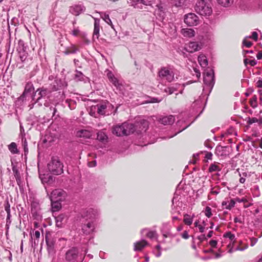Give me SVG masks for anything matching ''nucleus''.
<instances>
[{
    "label": "nucleus",
    "instance_id": "de8ad7c7",
    "mask_svg": "<svg viewBox=\"0 0 262 262\" xmlns=\"http://www.w3.org/2000/svg\"><path fill=\"white\" fill-rule=\"evenodd\" d=\"M224 237L229 238L231 241H233L235 239L234 234H232L230 231L225 233L224 235Z\"/></svg>",
    "mask_w": 262,
    "mask_h": 262
},
{
    "label": "nucleus",
    "instance_id": "c03bdc74",
    "mask_svg": "<svg viewBox=\"0 0 262 262\" xmlns=\"http://www.w3.org/2000/svg\"><path fill=\"white\" fill-rule=\"evenodd\" d=\"M247 123L249 125H251L252 124H253L254 123H257V122H258V121H259L258 119L255 117H253V118L248 117L247 118Z\"/></svg>",
    "mask_w": 262,
    "mask_h": 262
},
{
    "label": "nucleus",
    "instance_id": "37998d69",
    "mask_svg": "<svg viewBox=\"0 0 262 262\" xmlns=\"http://www.w3.org/2000/svg\"><path fill=\"white\" fill-rule=\"evenodd\" d=\"M78 51V49L76 48L74 46H73L71 48H69L66 52V54H75Z\"/></svg>",
    "mask_w": 262,
    "mask_h": 262
},
{
    "label": "nucleus",
    "instance_id": "20e7f679",
    "mask_svg": "<svg viewBox=\"0 0 262 262\" xmlns=\"http://www.w3.org/2000/svg\"><path fill=\"white\" fill-rule=\"evenodd\" d=\"M63 165L60 161L59 157H52L51 161L48 164L49 171L53 174L59 175L63 172Z\"/></svg>",
    "mask_w": 262,
    "mask_h": 262
},
{
    "label": "nucleus",
    "instance_id": "f257e3e1",
    "mask_svg": "<svg viewBox=\"0 0 262 262\" xmlns=\"http://www.w3.org/2000/svg\"><path fill=\"white\" fill-rule=\"evenodd\" d=\"M100 214V210L96 208H86L81 211L79 220L82 234L90 236L94 234Z\"/></svg>",
    "mask_w": 262,
    "mask_h": 262
},
{
    "label": "nucleus",
    "instance_id": "0e129e2a",
    "mask_svg": "<svg viewBox=\"0 0 262 262\" xmlns=\"http://www.w3.org/2000/svg\"><path fill=\"white\" fill-rule=\"evenodd\" d=\"M235 200L236 202H237L238 203L246 202L247 201L246 199H245L244 198H243L242 199L239 198H235Z\"/></svg>",
    "mask_w": 262,
    "mask_h": 262
},
{
    "label": "nucleus",
    "instance_id": "13d9d810",
    "mask_svg": "<svg viewBox=\"0 0 262 262\" xmlns=\"http://www.w3.org/2000/svg\"><path fill=\"white\" fill-rule=\"evenodd\" d=\"M203 223L204 224V226H202L201 225H198V228H199V231L201 233H203V232H204V231H205V226L206 225V224H205L204 222H203Z\"/></svg>",
    "mask_w": 262,
    "mask_h": 262
},
{
    "label": "nucleus",
    "instance_id": "4be33fe9",
    "mask_svg": "<svg viewBox=\"0 0 262 262\" xmlns=\"http://www.w3.org/2000/svg\"><path fill=\"white\" fill-rule=\"evenodd\" d=\"M147 245V242L144 239L137 242L134 243V250L135 251H141Z\"/></svg>",
    "mask_w": 262,
    "mask_h": 262
},
{
    "label": "nucleus",
    "instance_id": "6ab92c4d",
    "mask_svg": "<svg viewBox=\"0 0 262 262\" xmlns=\"http://www.w3.org/2000/svg\"><path fill=\"white\" fill-rule=\"evenodd\" d=\"M113 133L117 136H125L124 126L123 123L114 126Z\"/></svg>",
    "mask_w": 262,
    "mask_h": 262
},
{
    "label": "nucleus",
    "instance_id": "f8f14e48",
    "mask_svg": "<svg viewBox=\"0 0 262 262\" xmlns=\"http://www.w3.org/2000/svg\"><path fill=\"white\" fill-rule=\"evenodd\" d=\"M227 149H229L227 146L217 145L215 149V154L218 157H227L230 154V151Z\"/></svg>",
    "mask_w": 262,
    "mask_h": 262
},
{
    "label": "nucleus",
    "instance_id": "bf43d9fd",
    "mask_svg": "<svg viewBox=\"0 0 262 262\" xmlns=\"http://www.w3.org/2000/svg\"><path fill=\"white\" fill-rule=\"evenodd\" d=\"M26 95L27 94L23 92L21 96L18 98V101H21L23 102L25 100H26Z\"/></svg>",
    "mask_w": 262,
    "mask_h": 262
},
{
    "label": "nucleus",
    "instance_id": "4c0bfd02",
    "mask_svg": "<svg viewBox=\"0 0 262 262\" xmlns=\"http://www.w3.org/2000/svg\"><path fill=\"white\" fill-rule=\"evenodd\" d=\"M110 81L117 88L119 89L120 90H121V88L123 87V85L120 84L118 79L116 77H113L110 80Z\"/></svg>",
    "mask_w": 262,
    "mask_h": 262
},
{
    "label": "nucleus",
    "instance_id": "58836bf2",
    "mask_svg": "<svg viewBox=\"0 0 262 262\" xmlns=\"http://www.w3.org/2000/svg\"><path fill=\"white\" fill-rule=\"evenodd\" d=\"M18 53L19 54V56L20 60L22 62H24L28 56V53L27 52L26 50L19 51L18 52Z\"/></svg>",
    "mask_w": 262,
    "mask_h": 262
},
{
    "label": "nucleus",
    "instance_id": "39448f33",
    "mask_svg": "<svg viewBox=\"0 0 262 262\" xmlns=\"http://www.w3.org/2000/svg\"><path fill=\"white\" fill-rule=\"evenodd\" d=\"M204 83L212 89L214 84V73L212 69H207L205 70L204 76Z\"/></svg>",
    "mask_w": 262,
    "mask_h": 262
},
{
    "label": "nucleus",
    "instance_id": "c9c22d12",
    "mask_svg": "<svg viewBox=\"0 0 262 262\" xmlns=\"http://www.w3.org/2000/svg\"><path fill=\"white\" fill-rule=\"evenodd\" d=\"M27 49V46L25 45L24 41L21 39H19L18 41V46L17 47V51H25Z\"/></svg>",
    "mask_w": 262,
    "mask_h": 262
},
{
    "label": "nucleus",
    "instance_id": "2f4dec72",
    "mask_svg": "<svg viewBox=\"0 0 262 262\" xmlns=\"http://www.w3.org/2000/svg\"><path fill=\"white\" fill-rule=\"evenodd\" d=\"M75 73L74 78L76 81H83L84 80L85 76L81 72L76 70Z\"/></svg>",
    "mask_w": 262,
    "mask_h": 262
},
{
    "label": "nucleus",
    "instance_id": "b1692460",
    "mask_svg": "<svg viewBox=\"0 0 262 262\" xmlns=\"http://www.w3.org/2000/svg\"><path fill=\"white\" fill-rule=\"evenodd\" d=\"M181 32L182 35L186 37L191 38L195 35V31L191 28L182 29Z\"/></svg>",
    "mask_w": 262,
    "mask_h": 262
},
{
    "label": "nucleus",
    "instance_id": "9b49d317",
    "mask_svg": "<svg viewBox=\"0 0 262 262\" xmlns=\"http://www.w3.org/2000/svg\"><path fill=\"white\" fill-rule=\"evenodd\" d=\"M156 7L157 9L155 11V15L156 18L162 23V25H164L163 20L166 16L165 10L161 4H157Z\"/></svg>",
    "mask_w": 262,
    "mask_h": 262
},
{
    "label": "nucleus",
    "instance_id": "a18cd8bd",
    "mask_svg": "<svg viewBox=\"0 0 262 262\" xmlns=\"http://www.w3.org/2000/svg\"><path fill=\"white\" fill-rule=\"evenodd\" d=\"M246 38H251L256 41L258 40V34L256 32L254 31L252 33L251 35L246 36Z\"/></svg>",
    "mask_w": 262,
    "mask_h": 262
},
{
    "label": "nucleus",
    "instance_id": "5fc2aeb1",
    "mask_svg": "<svg viewBox=\"0 0 262 262\" xmlns=\"http://www.w3.org/2000/svg\"><path fill=\"white\" fill-rule=\"evenodd\" d=\"M23 145L24 146V151L26 154V152H28V144L27 142L26 139H25L24 141L23 140Z\"/></svg>",
    "mask_w": 262,
    "mask_h": 262
},
{
    "label": "nucleus",
    "instance_id": "a878e982",
    "mask_svg": "<svg viewBox=\"0 0 262 262\" xmlns=\"http://www.w3.org/2000/svg\"><path fill=\"white\" fill-rule=\"evenodd\" d=\"M97 139L102 142L105 143L107 142L108 137L106 134L102 130L99 131L97 134Z\"/></svg>",
    "mask_w": 262,
    "mask_h": 262
},
{
    "label": "nucleus",
    "instance_id": "ddd939ff",
    "mask_svg": "<svg viewBox=\"0 0 262 262\" xmlns=\"http://www.w3.org/2000/svg\"><path fill=\"white\" fill-rule=\"evenodd\" d=\"M202 48V45L198 42L191 41L187 47L184 48V50L189 53H193L200 50Z\"/></svg>",
    "mask_w": 262,
    "mask_h": 262
},
{
    "label": "nucleus",
    "instance_id": "5701e85b",
    "mask_svg": "<svg viewBox=\"0 0 262 262\" xmlns=\"http://www.w3.org/2000/svg\"><path fill=\"white\" fill-rule=\"evenodd\" d=\"M107 108L106 103H100L94 106L95 110H97L99 115H105L106 114L105 110Z\"/></svg>",
    "mask_w": 262,
    "mask_h": 262
},
{
    "label": "nucleus",
    "instance_id": "f03ea898",
    "mask_svg": "<svg viewBox=\"0 0 262 262\" xmlns=\"http://www.w3.org/2000/svg\"><path fill=\"white\" fill-rule=\"evenodd\" d=\"M123 124L124 126L125 136L134 133L136 131L138 134L145 132L148 126V122L145 120H142L140 123L138 122L136 125L127 122H124Z\"/></svg>",
    "mask_w": 262,
    "mask_h": 262
},
{
    "label": "nucleus",
    "instance_id": "774afa93",
    "mask_svg": "<svg viewBox=\"0 0 262 262\" xmlns=\"http://www.w3.org/2000/svg\"><path fill=\"white\" fill-rule=\"evenodd\" d=\"M256 86L258 88H262V79H259L256 82Z\"/></svg>",
    "mask_w": 262,
    "mask_h": 262
},
{
    "label": "nucleus",
    "instance_id": "338daca9",
    "mask_svg": "<svg viewBox=\"0 0 262 262\" xmlns=\"http://www.w3.org/2000/svg\"><path fill=\"white\" fill-rule=\"evenodd\" d=\"M198 238L201 241V242H202L204 240H206L207 239V237L206 236H205V234H202L200 236H198Z\"/></svg>",
    "mask_w": 262,
    "mask_h": 262
},
{
    "label": "nucleus",
    "instance_id": "f3484780",
    "mask_svg": "<svg viewBox=\"0 0 262 262\" xmlns=\"http://www.w3.org/2000/svg\"><path fill=\"white\" fill-rule=\"evenodd\" d=\"M153 0H133L132 5L135 8H142L141 5L152 6Z\"/></svg>",
    "mask_w": 262,
    "mask_h": 262
},
{
    "label": "nucleus",
    "instance_id": "412c9836",
    "mask_svg": "<svg viewBox=\"0 0 262 262\" xmlns=\"http://www.w3.org/2000/svg\"><path fill=\"white\" fill-rule=\"evenodd\" d=\"M182 86L179 83H174L171 84L169 86L164 89V92L169 95L172 94L177 91L180 87Z\"/></svg>",
    "mask_w": 262,
    "mask_h": 262
},
{
    "label": "nucleus",
    "instance_id": "09e8293b",
    "mask_svg": "<svg viewBox=\"0 0 262 262\" xmlns=\"http://www.w3.org/2000/svg\"><path fill=\"white\" fill-rule=\"evenodd\" d=\"M247 39L248 38H246L245 37V38L243 39L242 42L243 46H245L247 48H250L252 46L253 43L251 41H247Z\"/></svg>",
    "mask_w": 262,
    "mask_h": 262
},
{
    "label": "nucleus",
    "instance_id": "6e6552de",
    "mask_svg": "<svg viewBox=\"0 0 262 262\" xmlns=\"http://www.w3.org/2000/svg\"><path fill=\"white\" fill-rule=\"evenodd\" d=\"M158 74L160 78L165 79L168 82H171L174 79V74L173 71L166 67L162 68Z\"/></svg>",
    "mask_w": 262,
    "mask_h": 262
},
{
    "label": "nucleus",
    "instance_id": "0eeeda50",
    "mask_svg": "<svg viewBox=\"0 0 262 262\" xmlns=\"http://www.w3.org/2000/svg\"><path fill=\"white\" fill-rule=\"evenodd\" d=\"M184 21L188 26H196L200 23L199 17L193 13H189L185 15Z\"/></svg>",
    "mask_w": 262,
    "mask_h": 262
},
{
    "label": "nucleus",
    "instance_id": "7c9ffc66",
    "mask_svg": "<svg viewBox=\"0 0 262 262\" xmlns=\"http://www.w3.org/2000/svg\"><path fill=\"white\" fill-rule=\"evenodd\" d=\"M8 149L12 154H17L19 150L17 149V145L15 142H12L8 145Z\"/></svg>",
    "mask_w": 262,
    "mask_h": 262
},
{
    "label": "nucleus",
    "instance_id": "6e6d98bb",
    "mask_svg": "<svg viewBox=\"0 0 262 262\" xmlns=\"http://www.w3.org/2000/svg\"><path fill=\"white\" fill-rule=\"evenodd\" d=\"M250 246L253 247L257 243L258 239L255 237H252L250 238Z\"/></svg>",
    "mask_w": 262,
    "mask_h": 262
},
{
    "label": "nucleus",
    "instance_id": "393cba45",
    "mask_svg": "<svg viewBox=\"0 0 262 262\" xmlns=\"http://www.w3.org/2000/svg\"><path fill=\"white\" fill-rule=\"evenodd\" d=\"M76 135L77 137H80V138H85L87 139H89L92 136V133L91 132H90L88 130L86 129H81L80 130H78L77 132Z\"/></svg>",
    "mask_w": 262,
    "mask_h": 262
},
{
    "label": "nucleus",
    "instance_id": "4d7b16f0",
    "mask_svg": "<svg viewBox=\"0 0 262 262\" xmlns=\"http://www.w3.org/2000/svg\"><path fill=\"white\" fill-rule=\"evenodd\" d=\"M212 154L211 152H206L205 158L208 160H211L212 158Z\"/></svg>",
    "mask_w": 262,
    "mask_h": 262
},
{
    "label": "nucleus",
    "instance_id": "dca6fc26",
    "mask_svg": "<svg viewBox=\"0 0 262 262\" xmlns=\"http://www.w3.org/2000/svg\"><path fill=\"white\" fill-rule=\"evenodd\" d=\"M37 93H38V97L36 99L35 103H39L42 98H45L46 96L49 95L51 93V91L47 88L42 87L36 90L35 94Z\"/></svg>",
    "mask_w": 262,
    "mask_h": 262
},
{
    "label": "nucleus",
    "instance_id": "7ed1b4c3",
    "mask_svg": "<svg viewBox=\"0 0 262 262\" xmlns=\"http://www.w3.org/2000/svg\"><path fill=\"white\" fill-rule=\"evenodd\" d=\"M195 10L201 15L209 16L212 12L211 0H198Z\"/></svg>",
    "mask_w": 262,
    "mask_h": 262
},
{
    "label": "nucleus",
    "instance_id": "ea45409f",
    "mask_svg": "<svg viewBox=\"0 0 262 262\" xmlns=\"http://www.w3.org/2000/svg\"><path fill=\"white\" fill-rule=\"evenodd\" d=\"M183 221L186 225L189 226L192 224L193 220L192 218L191 217L190 215L186 214L184 215Z\"/></svg>",
    "mask_w": 262,
    "mask_h": 262
},
{
    "label": "nucleus",
    "instance_id": "473e14b6",
    "mask_svg": "<svg viewBox=\"0 0 262 262\" xmlns=\"http://www.w3.org/2000/svg\"><path fill=\"white\" fill-rule=\"evenodd\" d=\"M12 171L15 178L16 181L18 184L20 182V176L16 166H13L12 167Z\"/></svg>",
    "mask_w": 262,
    "mask_h": 262
},
{
    "label": "nucleus",
    "instance_id": "3c124183",
    "mask_svg": "<svg viewBox=\"0 0 262 262\" xmlns=\"http://www.w3.org/2000/svg\"><path fill=\"white\" fill-rule=\"evenodd\" d=\"M235 204V202L233 199H231L228 205L226 206V208L230 210L232 208L234 207Z\"/></svg>",
    "mask_w": 262,
    "mask_h": 262
},
{
    "label": "nucleus",
    "instance_id": "e2e57ef3",
    "mask_svg": "<svg viewBox=\"0 0 262 262\" xmlns=\"http://www.w3.org/2000/svg\"><path fill=\"white\" fill-rule=\"evenodd\" d=\"M209 244L212 247L214 248L217 245V241L215 240H211L209 242Z\"/></svg>",
    "mask_w": 262,
    "mask_h": 262
},
{
    "label": "nucleus",
    "instance_id": "c85d7f7f",
    "mask_svg": "<svg viewBox=\"0 0 262 262\" xmlns=\"http://www.w3.org/2000/svg\"><path fill=\"white\" fill-rule=\"evenodd\" d=\"M219 5L224 7H230L233 3V0H216Z\"/></svg>",
    "mask_w": 262,
    "mask_h": 262
},
{
    "label": "nucleus",
    "instance_id": "9d476101",
    "mask_svg": "<svg viewBox=\"0 0 262 262\" xmlns=\"http://www.w3.org/2000/svg\"><path fill=\"white\" fill-rule=\"evenodd\" d=\"M50 236V233L49 232H46L45 235V241L47 244L48 252L49 253H54L55 241Z\"/></svg>",
    "mask_w": 262,
    "mask_h": 262
},
{
    "label": "nucleus",
    "instance_id": "49530a36",
    "mask_svg": "<svg viewBox=\"0 0 262 262\" xmlns=\"http://www.w3.org/2000/svg\"><path fill=\"white\" fill-rule=\"evenodd\" d=\"M257 97L255 95L253 96L250 99V103L251 106L254 108L257 106Z\"/></svg>",
    "mask_w": 262,
    "mask_h": 262
},
{
    "label": "nucleus",
    "instance_id": "e433bc0d",
    "mask_svg": "<svg viewBox=\"0 0 262 262\" xmlns=\"http://www.w3.org/2000/svg\"><path fill=\"white\" fill-rule=\"evenodd\" d=\"M221 170V169L219 166L215 163H214L210 165L208 171L209 172L211 173L214 171H219Z\"/></svg>",
    "mask_w": 262,
    "mask_h": 262
},
{
    "label": "nucleus",
    "instance_id": "1a4fd4ad",
    "mask_svg": "<svg viewBox=\"0 0 262 262\" xmlns=\"http://www.w3.org/2000/svg\"><path fill=\"white\" fill-rule=\"evenodd\" d=\"M79 251L77 248L73 247L69 249L66 253L65 258L67 262H75Z\"/></svg>",
    "mask_w": 262,
    "mask_h": 262
},
{
    "label": "nucleus",
    "instance_id": "a19ab883",
    "mask_svg": "<svg viewBox=\"0 0 262 262\" xmlns=\"http://www.w3.org/2000/svg\"><path fill=\"white\" fill-rule=\"evenodd\" d=\"M179 196L175 194L172 200V206L175 207L176 206H179Z\"/></svg>",
    "mask_w": 262,
    "mask_h": 262
},
{
    "label": "nucleus",
    "instance_id": "f704fd0d",
    "mask_svg": "<svg viewBox=\"0 0 262 262\" xmlns=\"http://www.w3.org/2000/svg\"><path fill=\"white\" fill-rule=\"evenodd\" d=\"M101 17L109 25H110L112 28H113V25L112 24V22L111 21V19L110 18L109 15L107 14H106L105 13L101 12Z\"/></svg>",
    "mask_w": 262,
    "mask_h": 262
},
{
    "label": "nucleus",
    "instance_id": "2eb2a0df",
    "mask_svg": "<svg viewBox=\"0 0 262 262\" xmlns=\"http://www.w3.org/2000/svg\"><path fill=\"white\" fill-rule=\"evenodd\" d=\"M85 10V7L82 4H77L70 7L69 11L72 14L78 16Z\"/></svg>",
    "mask_w": 262,
    "mask_h": 262
},
{
    "label": "nucleus",
    "instance_id": "a211bd4d",
    "mask_svg": "<svg viewBox=\"0 0 262 262\" xmlns=\"http://www.w3.org/2000/svg\"><path fill=\"white\" fill-rule=\"evenodd\" d=\"M174 121L175 117L173 115L164 116L159 120V122L164 125H171L173 124Z\"/></svg>",
    "mask_w": 262,
    "mask_h": 262
},
{
    "label": "nucleus",
    "instance_id": "bb28decb",
    "mask_svg": "<svg viewBox=\"0 0 262 262\" xmlns=\"http://www.w3.org/2000/svg\"><path fill=\"white\" fill-rule=\"evenodd\" d=\"M198 61L202 68H205L208 65V60L204 55H200L198 56Z\"/></svg>",
    "mask_w": 262,
    "mask_h": 262
},
{
    "label": "nucleus",
    "instance_id": "864d4df0",
    "mask_svg": "<svg viewBox=\"0 0 262 262\" xmlns=\"http://www.w3.org/2000/svg\"><path fill=\"white\" fill-rule=\"evenodd\" d=\"M5 209L7 213L10 212V205L9 203L8 200L7 199L5 202Z\"/></svg>",
    "mask_w": 262,
    "mask_h": 262
},
{
    "label": "nucleus",
    "instance_id": "69168bd1",
    "mask_svg": "<svg viewBox=\"0 0 262 262\" xmlns=\"http://www.w3.org/2000/svg\"><path fill=\"white\" fill-rule=\"evenodd\" d=\"M182 236L184 239H188L189 238V235L187 231H184L182 234Z\"/></svg>",
    "mask_w": 262,
    "mask_h": 262
},
{
    "label": "nucleus",
    "instance_id": "680f3d73",
    "mask_svg": "<svg viewBox=\"0 0 262 262\" xmlns=\"http://www.w3.org/2000/svg\"><path fill=\"white\" fill-rule=\"evenodd\" d=\"M40 233L39 231L36 230L35 231L34 233L33 234V236L36 238V239H39L40 238Z\"/></svg>",
    "mask_w": 262,
    "mask_h": 262
},
{
    "label": "nucleus",
    "instance_id": "79ce46f5",
    "mask_svg": "<svg viewBox=\"0 0 262 262\" xmlns=\"http://www.w3.org/2000/svg\"><path fill=\"white\" fill-rule=\"evenodd\" d=\"M185 0H172V4L177 7H181L184 5Z\"/></svg>",
    "mask_w": 262,
    "mask_h": 262
},
{
    "label": "nucleus",
    "instance_id": "423d86ee",
    "mask_svg": "<svg viewBox=\"0 0 262 262\" xmlns=\"http://www.w3.org/2000/svg\"><path fill=\"white\" fill-rule=\"evenodd\" d=\"M67 193L61 189H56L51 193L50 199L51 201H63L65 200Z\"/></svg>",
    "mask_w": 262,
    "mask_h": 262
},
{
    "label": "nucleus",
    "instance_id": "72a5a7b5",
    "mask_svg": "<svg viewBox=\"0 0 262 262\" xmlns=\"http://www.w3.org/2000/svg\"><path fill=\"white\" fill-rule=\"evenodd\" d=\"M34 90L33 84L31 82H28L26 83L24 93L26 94H28L30 93L32 91Z\"/></svg>",
    "mask_w": 262,
    "mask_h": 262
},
{
    "label": "nucleus",
    "instance_id": "aec40b11",
    "mask_svg": "<svg viewBox=\"0 0 262 262\" xmlns=\"http://www.w3.org/2000/svg\"><path fill=\"white\" fill-rule=\"evenodd\" d=\"M100 31V19L94 18V28L93 31V39H98Z\"/></svg>",
    "mask_w": 262,
    "mask_h": 262
},
{
    "label": "nucleus",
    "instance_id": "c756f323",
    "mask_svg": "<svg viewBox=\"0 0 262 262\" xmlns=\"http://www.w3.org/2000/svg\"><path fill=\"white\" fill-rule=\"evenodd\" d=\"M51 206L53 211H57L61 208V201H51Z\"/></svg>",
    "mask_w": 262,
    "mask_h": 262
},
{
    "label": "nucleus",
    "instance_id": "8fccbe9b",
    "mask_svg": "<svg viewBox=\"0 0 262 262\" xmlns=\"http://www.w3.org/2000/svg\"><path fill=\"white\" fill-rule=\"evenodd\" d=\"M146 236L147 237L150 239H152L154 238L155 237H157V234L156 231H150L147 233Z\"/></svg>",
    "mask_w": 262,
    "mask_h": 262
},
{
    "label": "nucleus",
    "instance_id": "052dcab7",
    "mask_svg": "<svg viewBox=\"0 0 262 262\" xmlns=\"http://www.w3.org/2000/svg\"><path fill=\"white\" fill-rule=\"evenodd\" d=\"M79 33V30L78 28H75L72 31V34L75 36H77L78 35Z\"/></svg>",
    "mask_w": 262,
    "mask_h": 262
},
{
    "label": "nucleus",
    "instance_id": "cd10ccee",
    "mask_svg": "<svg viewBox=\"0 0 262 262\" xmlns=\"http://www.w3.org/2000/svg\"><path fill=\"white\" fill-rule=\"evenodd\" d=\"M66 218V215L64 214H60L55 217L56 225L58 227H61L62 222Z\"/></svg>",
    "mask_w": 262,
    "mask_h": 262
},
{
    "label": "nucleus",
    "instance_id": "4468645a",
    "mask_svg": "<svg viewBox=\"0 0 262 262\" xmlns=\"http://www.w3.org/2000/svg\"><path fill=\"white\" fill-rule=\"evenodd\" d=\"M31 212L34 219L38 220L41 219L40 207L38 203L34 202L31 204Z\"/></svg>",
    "mask_w": 262,
    "mask_h": 262
},
{
    "label": "nucleus",
    "instance_id": "603ef678",
    "mask_svg": "<svg viewBox=\"0 0 262 262\" xmlns=\"http://www.w3.org/2000/svg\"><path fill=\"white\" fill-rule=\"evenodd\" d=\"M205 215L208 217H211L212 215L211 208L210 207L207 206L205 208Z\"/></svg>",
    "mask_w": 262,
    "mask_h": 262
}]
</instances>
